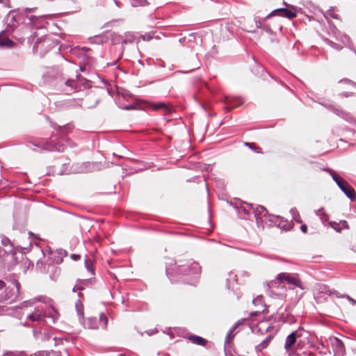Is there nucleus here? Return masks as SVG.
Instances as JSON below:
<instances>
[{"instance_id":"nucleus-21","label":"nucleus","mask_w":356,"mask_h":356,"mask_svg":"<svg viewBox=\"0 0 356 356\" xmlns=\"http://www.w3.org/2000/svg\"><path fill=\"white\" fill-rule=\"evenodd\" d=\"M193 343L205 346L207 344V340L202 337L197 335H190L188 338Z\"/></svg>"},{"instance_id":"nucleus-57","label":"nucleus","mask_w":356,"mask_h":356,"mask_svg":"<svg viewBox=\"0 0 356 356\" xmlns=\"http://www.w3.org/2000/svg\"><path fill=\"white\" fill-rule=\"evenodd\" d=\"M343 80H341V81H342ZM344 81L347 82V83H351L352 85L355 86L356 87V83H354L353 81H351L350 80H348V79H344L343 80Z\"/></svg>"},{"instance_id":"nucleus-51","label":"nucleus","mask_w":356,"mask_h":356,"mask_svg":"<svg viewBox=\"0 0 356 356\" xmlns=\"http://www.w3.org/2000/svg\"><path fill=\"white\" fill-rule=\"evenodd\" d=\"M42 42L41 39H38L33 46V49L37 50L39 47V43Z\"/></svg>"},{"instance_id":"nucleus-37","label":"nucleus","mask_w":356,"mask_h":356,"mask_svg":"<svg viewBox=\"0 0 356 356\" xmlns=\"http://www.w3.org/2000/svg\"><path fill=\"white\" fill-rule=\"evenodd\" d=\"M253 304H254L255 305H259L260 306V309H262V311H264V300H263V297L259 296L258 297H257L255 299L253 300Z\"/></svg>"},{"instance_id":"nucleus-43","label":"nucleus","mask_w":356,"mask_h":356,"mask_svg":"<svg viewBox=\"0 0 356 356\" xmlns=\"http://www.w3.org/2000/svg\"><path fill=\"white\" fill-rule=\"evenodd\" d=\"M245 146H248L249 147L250 149H252V150H254V152H257V153H260L261 152V148L260 147H256L254 143H245Z\"/></svg>"},{"instance_id":"nucleus-5","label":"nucleus","mask_w":356,"mask_h":356,"mask_svg":"<svg viewBox=\"0 0 356 356\" xmlns=\"http://www.w3.org/2000/svg\"><path fill=\"white\" fill-rule=\"evenodd\" d=\"M33 145L35 147L41 148L43 150L57 152L64 151L63 145L60 142L55 143L54 140L52 139H51L49 141H47L44 139H42L38 140V142L33 143Z\"/></svg>"},{"instance_id":"nucleus-39","label":"nucleus","mask_w":356,"mask_h":356,"mask_svg":"<svg viewBox=\"0 0 356 356\" xmlns=\"http://www.w3.org/2000/svg\"><path fill=\"white\" fill-rule=\"evenodd\" d=\"M92 43L101 44L104 42L103 37L101 35H95L93 38H90Z\"/></svg>"},{"instance_id":"nucleus-15","label":"nucleus","mask_w":356,"mask_h":356,"mask_svg":"<svg viewBox=\"0 0 356 356\" xmlns=\"http://www.w3.org/2000/svg\"><path fill=\"white\" fill-rule=\"evenodd\" d=\"M54 129L56 130L57 134L59 135V136L62 139H64V137L67 134L72 131L74 126L72 124H67L63 127L56 125L54 127Z\"/></svg>"},{"instance_id":"nucleus-41","label":"nucleus","mask_w":356,"mask_h":356,"mask_svg":"<svg viewBox=\"0 0 356 356\" xmlns=\"http://www.w3.org/2000/svg\"><path fill=\"white\" fill-rule=\"evenodd\" d=\"M11 309L7 306H0V315H7L10 314Z\"/></svg>"},{"instance_id":"nucleus-13","label":"nucleus","mask_w":356,"mask_h":356,"mask_svg":"<svg viewBox=\"0 0 356 356\" xmlns=\"http://www.w3.org/2000/svg\"><path fill=\"white\" fill-rule=\"evenodd\" d=\"M275 15L286 17L288 19H293L296 17V13L295 12H293L287 8H278L274 10L270 14H268L266 18L274 16Z\"/></svg>"},{"instance_id":"nucleus-58","label":"nucleus","mask_w":356,"mask_h":356,"mask_svg":"<svg viewBox=\"0 0 356 356\" xmlns=\"http://www.w3.org/2000/svg\"><path fill=\"white\" fill-rule=\"evenodd\" d=\"M2 356H15L11 352H6Z\"/></svg>"},{"instance_id":"nucleus-63","label":"nucleus","mask_w":356,"mask_h":356,"mask_svg":"<svg viewBox=\"0 0 356 356\" xmlns=\"http://www.w3.org/2000/svg\"><path fill=\"white\" fill-rule=\"evenodd\" d=\"M77 291V285L74 286V288H73V289H72V291H73V292H75V291Z\"/></svg>"},{"instance_id":"nucleus-59","label":"nucleus","mask_w":356,"mask_h":356,"mask_svg":"<svg viewBox=\"0 0 356 356\" xmlns=\"http://www.w3.org/2000/svg\"><path fill=\"white\" fill-rule=\"evenodd\" d=\"M261 312H263V311L261 310V311H257V312H252V313L250 314V315H251V316H253V315L257 316V315H258L259 314H261Z\"/></svg>"},{"instance_id":"nucleus-2","label":"nucleus","mask_w":356,"mask_h":356,"mask_svg":"<svg viewBox=\"0 0 356 356\" xmlns=\"http://www.w3.org/2000/svg\"><path fill=\"white\" fill-rule=\"evenodd\" d=\"M201 266L197 262L188 261L185 264L166 267V275L172 282H183L193 284L201 273Z\"/></svg>"},{"instance_id":"nucleus-10","label":"nucleus","mask_w":356,"mask_h":356,"mask_svg":"<svg viewBox=\"0 0 356 356\" xmlns=\"http://www.w3.org/2000/svg\"><path fill=\"white\" fill-rule=\"evenodd\" d=\"M326 106L329 108L332 112L344 120L347 121L348 123L356 124V119L352 115L351 113L343 111L340 107H336L332 105H326Z\"/></svg>"},{"instance_id":"nucleus-30","label":"nucleus","mask_w":356,"mask_h":356,"mask_svg":"<svg viewBox=\"0 0 356 356\" xmlns=\"http://www.w3.org/2000/svg\"><path fill=\"white\" fill-rule=\"evenodd\" d=\"M76 81H79L80 86V90H81L82 87L86 88L90 86L89 81L86 79L82 77L81 75H76Z\"/></svg>"},{"instance_id":"nucleus-32","label":"nucleus","mask_w":356,"mask_h":356,"mask_svg":"<svg viewBox=\"0 0 356 356\" xmlns=\"http://www.w3.org/2000/svg\"><path fill=\"white\" fill-rule=\"evenodd\" d=\"M316 214L320 217L322 222H326L329 218L327 214L325 212L324 209L323 207L318 209L316 211Z\"/></svg>"},{"instance_id":"nucleus-34","label":"nucleus","mask_w":356,"mask_h":356,"mask_svg":"<svg viewBox=\"0 0 356 356\" xmlns=\"http://www.w3.org/2000/svg\"><path fill=\"white\" fill-rule=\"evenodd\" d=\"M75 308L78 315L82 317L83 316V305L81 300H79L76 302Z\"/></svg>"},{"instance_id":"nucleus-50","label":"nucleus","mask_w":356,"mask_h":356,"mask_svg":"<svg viewBox=\"0 0 356 356\" xmlns=\"http://www.w3.org/2000/svg\"><path fill=\"white\" fill-rule=\"evenodd\" d=\"M300 230L301 232H302L303 233H307V227L305 224H302L300 226Z\"/></svg>"},{"instance_id":"nucleus-56","label":"nucleus","mask_w":356,"mask_h":356,"mask_svg":"<svg viewBox=\"0 0 356 356\" xmlns=\"http://www.w3.org/2000/svg\"><path fill=\"white\" fill-rule=\"evenodd\" d=\"M6 284L5 282L3 280H0V290L3 289L5 287Z\"/></svg>"},{"instance_id":"nucleus-46","label":"nucleus","mask_w":356,"mask_h":356,"mask_svg":"<svg viewBox=\"0 0 356 356\" xmlns=\"http://www.w3.org/2000/svg\"><path fill=\"white\" fill-rule=\"evenodd\" d=\"M324 170H325L327 172H329V174L331 175V177H332L333 179H334V177H336V178H339V176L337 175L335 172L334 170H332V169L325 168Z\"/></svg>"},{"instance_id":"nucleus-6","label":"nucleus","mask_w":356,"mask_h":356,"mask_svg":"<svg viewBox=\"0 0 356 356\" xmlns=\"http://www.w3.org/2000/svg\"><path fill=\"white\" fill-rule=\"evenodd\" d=\"M278 280L280 282H282V284L286 282L293 286L303 289L298 273H280L278 274Z\"/></svg>"},{"instance_id":"nucleus-4","label":"nucleus","mask_w":356,"mask_h":356,"mask_svg":"<svg viewBox=\"0 0 356 356\" xmlns=\"http://www.w3.org/2000/svg\"><path fill=\"white\" fill-rule=\"evenodd\" d=\"M305 334H307V332L303 328L299 327L286 337L284 348L289 356L295 355L293 347L296 343L298 348H301L302 342L301 341H298V339L302 337Z\"/></svg>"},{"instance_id":"nucleus-12","label":"nucleus","mask_w":356,"mask_h":356,"mask_svg":"<svg viewBox=\"0 0 356 356\" xmlns=\"http://www.w3.org/2000/svg\"><path fill=\"white\" fill-rule=\"evenodd\" d=\"M156 108L157 112H161V114L164 116V120H170V119L166 118V116H171L174 113V108L172 106L163 102H157Z\"/></svg>"},{"instance_id":"nucleus-22","label":"nucleus","mask_w":356,"mask_h":356,"mask_svg":"<svg viewBox=\"0 0 356 356\" xmlns=\"http://www.w3.org/2000/svg\"><path fill=\"white\" fill-rule=\"evenodd\" d=\"M238 280L236 275L234 274L232 272L229 273V277L227 278V286L229 289L231 288L233 289L234 284H237Z\"/></svg>"},{"instance_id":"nucleus-45","label":"nucleus","mask_w":356,"mask_h":356,"mask_svg":"<svg viewBox=\"0 0 356 356\" xmlns=\"http://www.w3.org/2000/svg\"><path fill=\"white\" fill-rule=\"evenodd\" d=\"M234 330H233V328H231L229 330V332H227V336H226V342H229V341L234 338Z\"/></svg>"},{"instance_id":"nucleus-60","label":"nucleus","mask_w":356,"mask_h":356,"mask_svg":"<svg viewBox=\"0 0 356 356\" xmlns=\"http://www.w3.org/2000/svg\"><path fill=\"white\" fill-rule=\"evenodd\" d=\"M185 40H186V38H185V37H184V38H181L179 40V42L180 43H184V42H185Z\"/></svg>"},{"instance_id":"nucleus-8","label":"nucleus","mask_w":356,"mask_h":356,"mask_svg":"<svg viewBox=\"0 0 356 356\" xmlns=\"http://www.w3.org/2000/svg\"><path fill=\"white\" fill-rule=\"evenodd\" d=\"M334 181L350 200H354L356 198L354 188L346 181L343 180L341 177H334Z\"/></svg>"},{"instance_id":"nucleus-23","label":"nucleus","mask_w":356,"mask_h":356,"mask_svg":"<svg viewBox=\"0 0 356 356\" xmlns=\"http://www.w3.org/2000/svg\"><path fill=\"white\" fill-rule=\"evenodd\" d=\"M13 44V42L4 35L0 34V48L10 47Z\"/></svg>"},{"instance_id":"nucleus-52","label":"nucleus","mask_w":356,"mask_h":356,"mask_svg":"<svg viewBox=\"0 0 356 356\" xmlns=\"http://www.w3.org/2000/svg\"><path fill=\"white\" fill-rule=\"evenodd\" d=\"M353 95V92H343L341 93V95L346 97H348L350 96H352Z\"/></svg>"},{"instance_id":"nucleus-38","label":"nucleus","mask_w":356,"mask_h":356,"mask_svg":"<svg viewBox=\"0 0 356 356\" xmlns=\"http://www.w3.org/2000/svg\"><path fill=\"white\" fill-rule=\"evenodd\" d=\"M325 41L328 45H330V47H332V48H334L335 49L340 50L343 48V47L341 44H337V43L330 40L329 39H325Z\"/></svg>"},{"instance_id":"nucleus-64","label":"nucleus","mask_w":356,"mask_h":356,"mask_svg":"<svg viewBox=\"0 0 356 356\" xmlns=\"http://www.w3.org/2000/svg\"><path fill=\"white\" fill-rule=\"evenodd\" d=\"M152 108L153 110H155L156 109V104H152Z\"/></svg>"},{"instance_id":"nucleus-62","label":"nucleus","mask_w":356,"mask_h":356,"mask_svg":"<svg viewBox=\"0 0 356 356\" xmlns=\"http://www.w3.org/2000/svg\"><path fill=\"white\" fill-rule=\"evenodd\" d=\"M83 286H79V285H77V290H79V291H81V290H83Z\"/></svg>"},{"instance_id":"nucleus-27","label":"nucleus","mask_w":356,"mask_h":356,"mask_svg":"<svg viewBox=\"0 0 356 356\" xmlns=\"http://www.w3.org/2000/svg\"><path fill=\"white\" fill-rule=\"evenodd\" d=\"M1 238V244L4 247L8 248V252H13V245L12 242L10 241V240L5 236H2Z\"/></svg>"},{"instance_id":"nucleus-11","label":"nucleus","mask_w":356,"mask_h":356,"mask_svg":"<svg viewBox=\"0 0 356 356\" xmlns=\"http://www.w3.org/2000/svg\"><path fill=\"white\" fill-rule=\"evenodd\" d=\"M330 341L334 356H343L345 348L342 341L336 337L330 339Z\"/></svg>"},{"instance_id":"nucleus-16","label":"nucleus","mask_w":356,"mask_h":356,"mask_svg":"<svg viewBox=\"0 0 356 356\" xmlns=\"http://www.w3.org/2000/svg\"><path fill=\"white\" fill-rule=\"evenodd\" d=\"M252 213L256 218L257 221L258 222L259 219H261L263 217H266L268 219V213L266 209L261 205H259L256 207H253Z\"/></svg>"},{"instance_id":"nucleus-26","label":"nucleus","mask_w":356,"mask_h":356,"mask_svg":"<svg viewBox=\"0 0 356 356\" xmlns=\"http://www.w3.org/2000/svg\"><path fill=\"white\" fill-rule=\"evenodd\" d=\"M86 326L89 329H97L99 327V324L97 318H88L86 321Z\"/></svg>"},{"instance_id":"nucleus-42","label":"nucleus","mask_w":356,"mask_h":356,"mask_svg":"<svg viewBox=\"0 0 356 356\" xmlns=\"http://www.w3.org/2000/svg\"><path fill=\"white\" fill-rule=\"evenodd\" d=\"M333 36L334 38L339 41V38H341V35H343L341 32H340L339 30L336 29V27H334L332 29Z\"/></svg>"},{"instance_id":"nucleus-9","label":"nucleus","mask_w":356,"mask_h":356,"mask_svg":"<svg viewBox=\"0 0 356 356\" xmlns=\"http://www.w3.org/2000/svg\"><path fill=\"white\" fill-rule=\"evenodd\" d=\"M268 221L273 225L285 230H291L293 227V222H289L287 220L280 216L269 215Z\"/></svg>"},{"instance_id":"nucleus-36","label":"nucleus","mask_w":356,"mask_h":356,"mask_svg":"<svg viewBox=\"0 0 356 356\" xmlns=\"http://www.w3.org/2000/svg\"><path fill=\"white\" fill-rule=\"evenodd\" d=\"M131 4L132 6H144L148 4L147 0H131Z\"/></svg>"},{"instance_id":"nucleus-18","label":"nucleus","mask_w":356,"mask_h":356,"mask_svg":"<svg viewBox=\"0 0 356 356\" xmlns=\"http://www.w3.org/2000/svg\"><path fill=\"white\" fill-rule=\"evenodd\" d=\"M242 102L238 99H235L230 97H225L226 109H232L241 105Z\"/></svg>"},{"instance_id":"nucleus-55","label":"nucleus","mask_w":356,"mask_h":356,"mask_svg":"<svg viewBox=\"0 0 356 356\" xmlns=\"http://www.w3.org/2000/svg\"><path fill=\"white\" fill-rule=\"evenodd\" d=\"M58 253L62 255V256H66L67 255V252L64 250H62L60 249L59 251H58Z\"/></svg>"},{"instance_id":"nucleus-40","label":"nucleus","mask_w":356,"mask_h":356,"mask_svg":"<svg viewBox=\"0 0 356 356\" xmlns=\"http://www.w3.org/2000/svg\"><path fill=\"white\" fill-rule=\"evenodd\" d=\"M339 41H341L345 45H349L350 43V38L346 34L341 35V38H339Z\"/></svg>"},{"instance_id":"nucleus-19","label":"nucleus","mask_w":356,"mask_h":356,"mask_svg":"<svg viewBox=\"0 0 356 356\" xmlns=\"http://www.w3.org/2000/svg\"><path fill=\"white\" fill-rule=\"evenodd\" d=\"M124 43L129 44L138 42V33L127 32L123 35Z\"/></svg>"},{"instance_id":"nucleus-25","label":"nucleus","mask_w":356,"mask_h":356,"mask_svg":"<svg viewBox=\"0 0 356 356\" xmlns=\"http://www.w3.org/2000/svg\"><path fill=\"white\" fill-rule=\"evenodd\" d=\"M271 339V336H268L264 340H263L259 344H258L256 346V350L257 352H261L262 350L267 348Z\"/></svg>"},{"instance_id":"nucleus-29","label":"nucleus","mask_w":356,"mask_h":356,"mask_svg":"<svg viewBox=\"0 0 356 356\" xmlns=\"http://www.w3.org/2000/svg\"><path fill=\"white\" fill-rule=\"evenodd\" d=\"M290 213L292 216L293 220L298 223H302L300 215L296 208H292L290 210Z\"/></svg>"},{"instance_id":"nucleus-33","label":"nucleus","mask_w":356,"mask_h":356,"mask_svg":"<svg viewBox=\"0 0 356 356\" xmlns=\"http://www.w3.org/2000/svg\"><path fill=\"white\" fill-rule=\"evenodd\" d=\"M154 32L150 31L148 33H146L145 34H139L138 33V40L141 38L145 41H149L154 38Z\"/></svg>"},{"instance_id":"nucleus-14","label":"nucleus","mask_w":356,"mask_h":356,"mask_svg":"<svg viewBox=\"0 0 356 356\" xmlns=\"http://www.w3.org/2000/svg\"><path fill=\"white\" fill-rule=\"evenodd\" d=\"M63 90L67 94H71L80 90V86L76 79H68L65 82V88Z\"/></svg>"},{"instance_id":"nucleus-44","label":"nucleus","mask_w":356,"mask_h":356,"mask_svg":"<svg viewBox=\"0 0 356 356\" xmlns=\"http://www.w3.org/2000/svg\"><path fill=\"white\" fill-rule=\"evenodd\" d=\"M313 347L319 352V353H324L323 349L325 348V346L323 342H319L317 344L313 346Z\"/></svg>"},{"instance_id":"nucleus-49","label":"nucleus","mask_w":356,"mask_h":356,"mask_svg":"<svg viewBox=\"0 0 356 356\" xmlns=\"http://www.w3.org/2000/svg\"><path fill=\"white\" fill-rule=\"evenodd\" d=\"M70 257L74 261H78L79 259H80L81 255L77 254H72Z\"/></svg>"},{"instance_id":"nucleus-24","label":"nucleus","mask_w":356,"mask_h":356,"mask_svg":"<svg viewBox=\"0 0 356 356\" xmlns=\"http://www.w3.org/2000/svg\"><path fill=\"white\" fill-rule=\"evenodd\" d=\"M111 40L113 44H124L123 35L113 33L111 35Z\"/></svg>"},{"instance_id":"nucleus-47","label":"nucleus","mask_w":356,"mask_h":356,"mask_svg":"<svg viewBox=\"0 0 356 356\" xmlns=\"http://www.w3.org/2000/svg\"><path fill=\"white\" fill-rule=\"evenodd\" d=\"M245 321V319H241V320H238L237 322H236L233 326L232 327V328H233V330H236L240 325L243 324V322Z\"/></svg>"},{"instance_id":"nucleus-48","label":"nucleus","mask_w":356,"mask_h":356,"mask_svg":"<svg viewBox=\"0 0 356 356\" xmlns=\"http://www.w3.org/2000/svg\"><path fill=\"white\" fill-rule=\"evenodd\" d=\"M0 3L3 4L4 7L10 8V0H0Z\"/></svg>"},{"instance_id":"nucleus-28","label":"nucleus","mask_w":356,"mask_h":356,"mask_svg":"<svg viewBox=\"0 0 356 356\" xmlns=\"http://www.w3.org/2000/svg\"><path fill=\"white\" fill-rule=\"evenodd\" d=\"M255 24L257 28L261 29L268 33L273 34V32L269 25L266 24L259 20L255 21Z\"/></svg>"},{"instance_id":"nucleus-20","label":"nucleus","mask_w":356,"mask_h":356,"mask_svg":"<svg viewBox=\"0 0 356 356\" xmlns=\"http://www.w3.org/2000/svg\"><path fill=\"white\" fill-rule=\"evenodd\" d=\"M280 284H282V282L279 281L278 275H277L276 278L274 280H271L267 284L268 289L266 290V293L270 296H273V291L271 289L272 288H277Z\"/></svg>"},{"instance_id":"nucleus-1","label":"nucleus","mask_w":356,"mask_h":356,"mask_svg":"<svg viewBox=\"0 0 356 356\" xmlns=\"http://www.w3.org/2000/svg\"><path fill=\"white\" fill-rule=\"evenodd\" d=\"M35 302H43L48 305L51 309L48 317L52 319L53 323L58 320L59 314L53 306L52 300L41 296L24 301L20 304L19 308L23 310V314H26V321L23 323L24 326L32 327L34 325V323L40 322L46 316V312L42 306L35 307L33 311L29 310V308L33 307Z\"/></svg>"},{"instance_id":"nucleus-35","label":"nucleus","mask_w":356,"mask_h":356,"mask_svg":"<svg viewBox=\"0 0 356 356\" xmlns=\"http://www.w3.org/2000/svg\"><path fill=\"white\" fill-rule=\"evenodd\" d=\"M85 266L87 270L91 272L92 274L94 273L95 268L93 267L92 261L88 258L85 259Z\"/></svg>"},{"instance_id":"nucleus-17","label":"nucleus","mask_w":356,"mask_h":356,"mask_svg":"<svg viewBox=\"0 0 356 356\" xmlns=\"http://www.w3.org/2000/svg\"><path fill=\"white\" fill-rule=\"evenodd\" d=\"M253 205L252 204H247L246 207H240L238 210V214L241 218H248L252 213Z\"/></svg>"},{"instance_id":"nucleus-31","label":"nucleus","mask_w":356,"mask_h":356,"mask_svg":"<svg viewBox=\"0 0 356 356\" xmlns=\"http://www.w3.org/2000/svg\"><path fill=\"white\" fill-rule=\"evenodd\" d=\"M98 321V324H99V327H102L103 329H105L107 327V324H108V318L106 317V316L102 313L100 315H99V318Z\"/></svg>"},{"instance_id":"nucleus-53","label":"nucleus","mask_w":356,"mask_h":356,"mask_svg":"<svg viewBox=\"0 0 356 356\" xmlns=\"http://www.w3.org/2000/svg\"><path fill=\"white\" fill-rule=\"evenodd\" d=\"M327 293H329V295H335L337 297H339V293L336 291L328 290Z\"/></svg>"},{"instance_id":"nucleus-7","label":"nucleus","mask_w":356,"mask_h":356,"mask_svg":"<svg viewBox=\"0 0 356 356\" xmlns=\"http://www.w3.org/2000/svg\"><path fill=\"white\" fill-rule=\"evenodd\" d=\"M20 284L17 281L14 280L13 282V286H8L5 290V295L3 297L0 298V301H8L13 302L17 300L19 295Z\"/></svg>"},{"instance_id":"nucleus-3","label":"nucleus","mask_w":356,"mask_h":356,"mask_svg":"<svg viewBox=\"0 0 356 356\" xmlns=\"http://www.w3.org/2000/svg\"><path fill=\"white\" fill-rule=\"evenodd\" d=\"M35 9L36 8H26L22 11H19V9L17 10H10L7 17L8 26L11 29H14L19 23L22 22L26 25L38 28L35 21L39 19V17L34 15H29V13L34 12Z\"/></svg>"},{"instance_id":"nucleus-54","label":"nucleus","mask_w":356,"mask_h":356,"mask_svg":"<svg viewBox=\"0 0 356 356\" xmlns=\"http://www.w3.org/2000/svg\"><path fill=\"white\" fill-rule=\"evenodd\" d=\"M120 107L122 108L123 109H126V110H131V109L134 108V106L131 104H129L128 106H120Z\"/></svg>"},{"instance_id":"nucleus-61","label":"nucleus","mask_w":356,"mask_h":356,"mask_svg":"<svg viewBox=\"0 0 356 356\" xmlns=\"http://www.w3.org/2000/svg\"><path fill=\"white\" fill-rule=\"evenodd\" d=\"M49 41L48 40H44L42 42V45L44 46V44L49 43Z\"/></svg>"}]
</instances>
